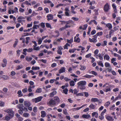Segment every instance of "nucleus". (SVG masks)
I'll list each match as a JSON object with an SVG mask.
<instances>
[{"label": "nucleus", "mask_w": 121, "mask_h": 121, "mask_svg": "<svg viewBox=\"0 0 121 121\" xmlns=\"http://www.w3.org/2000/svg\"><path fill=\"white\" fill-rule=\"evenodd\" d=\"M94 76L93 75H90L87 74H86V75H85L83 76V77L84 78H90L91 77H93Z\"/></svg>", "instance_id": "20"}, {"label": "nucleus", "mask_w": 121, "mask_h": 121, "mask_svg": "<svg viewBox=\"0 0 121 121\" xmlns=\"http://www.w3.org/2000/svg\"><path fill=\"white\" fill-rule=\"evenodd\" d=\"M21 93L22 91L21 90H19L18 91L17 94L18 95V96L21 97L22 96V95L21 94Z\"/></svg>", "instance_id": "45"}, {"label": "nucleus", "mask_w": 121, "mask_h": 121, "mask_svg": "<svg viewBox=\"0 0 121 121\" xmlns=\"http://www.w3.org/2000/svg\"><path fill=\"white\" fill-rule=\"evenodd\" d=\"M55 103L56 104L60 102V100L59 98L57 96H56L53 99Z\"/></svg>", "instance_id": "8"}, {"label": "nucleus", "mask_w": 121, "mask_h": 121, "mask_svg": "<svg viewBox=\"0 0 121 121\" xmlns=\"http://www.w3.org/2000/svg\"><path fill=\"white\" fill-rule=\"evenodd\" d=\"M96 34L98 36L101 35L103 34V32L102 31H101L100 32H98Z\"/></svg>", "instance_id": "58"}, {"label": "nucleus", "mask_w": 121, "mask_h": 121, "mask_svg": "<svg viewBox=\"0 0 121 121\" xmlns=\"http://www.w3.org/2000/svg\"><path fill=\"white\" fill-rule=\"evenodd\" d=\"M23 110L22 109H19L18 110V112L19 114H22L23 113Z\"/></svg>", "instance_id": "60"}, {"label": "nucleus", "mask_w": 121, "mask_h": 121, "mask_svg": "<svg viewBox=\"0 0 121 121\" xmlns=\"http://www.w3.org/2000/svg\"><path fill=\"white\" fill-rule=\"evenodd\" d=\"M92 116L93 117L94 116H95V118H97L98 116V114L97 112H94L92 113Z\"/></svg>", "instance_id": "16"}, {"label": "nucleus", "mask_w": 121, "mask_h": 121, "mask_svg": "<svg viewBox=\"0 0 121 121\" xmlns=\"http://www.w3.org/2000/svg\"><path fill=\"white\" fill-rule=\"evenodd\" d=\"M11 118H10V117H9L8 116H5V120H7V121H9V120Z\"/></svg>", "instance_id": "61"}, {"label": "nucleus", "mask_w": 121, "mask_h": 121, "mask_svg": "<svg viewBox=\"0 0 121 121\" xmlns=\"http://www.w3.org/2000/svg\"><path fill=\"white\" fill-rule=\"evenodd\" d=\"M105 65L106 67H110L111 66L110 64L107 62L105 63Z\"/></svg>", "instance_id": "38"}, {"label": "nucleus", "mask_w": 121, "mask_h": 121, "mask_svg": "<svg viewBox=\"0 0 121 121\" xmlns=\"http://www.w3.org/2000/svg\"><path fill=\"white\" fill-rule=\"evenodd\" d=\"M91 102H97L99 101V100L98 99L96 98H92L91 99Z\"/></svg>", "instance_id": "25"}, {"label": "nucleus", "mask_w": 121, "mask_h": 121, "mask_svg": "<svg viewBox=\"0 0 121 121\" xmlns=\"http://www.w3.org/2000/svg\"><path fill=\"white\" fill-rule=\"evenodd\" d=\"M22 65H18L16 69L17 70H19L20 69H22Z\"/></svg>", "instance_id": "37"}, {"label": "nucleus", "mask_w": 121, "mask_h": 121, "mask_svg": "<svg viewBox=\"0 0 121 121\" xmlns=\"http://www.w3.org/2000/svg\"><path fill=\"white\" fill-rule=\"evenodd\" d=\"M16 74V73L14 71H12L11 72L10 74L12 76L15 75Z\"/></svg>", "instance_id": "62"}, {"label": "nucleus", "mask_w": 121, "mask_h": 121, "mask_svg": "<svg viewBox=\"0 0 121 121\" xmlns=\"http://www.w3.org/2000/svg\"><path fill=\"white\" fill-rule=\"evenodd\" d=\"M4 106V103L2 101H0V106L3 107Z\"/></svg>", "instance_id": "49"}, {"label": "nucleus", "mask_w": 121, "mask_h": 121, "mask_svg": "<svg viewBox=\"0 0 121 121\" xmlns=\"http://www.w3.org/2000/svg\"><path fill=\"white\" fill-rule=\"evenodd\" d=\"M106 110L104 109L101 113V115L103 116L104 115V114L106 112Z\"/></svg>", "instance_id": "53"}, {"label": "nucleus", "mask_w": 121, "mask_h": 121, "mask_svg": "<svg viewBox=\"0 0 121 121\" xmlns=\"http://www.w3.org/2000/svg\"><path fill=\"white\" fill-rule=\"evenodd\" d=\"M51 41V40H48L47 39H46L43 42L45 43H46L48 42V43H50Z\"/></svg>", "instance_id": "56"}, {"label": "nucleus", "mask_w": 121, "mask_h": 121, "mask_svg": "<svg viewBox=\"0 0 121 121\" xmlns=\"http://www.w3.org/2000/svg\"><path fill=\"white\" fill-rule=\"evenodd\" d=\"M114 32V31L113 30H112L109 32V35H110L109 37H111V35Z\"/></svg>", "instance_id": "54"}, {"label": "nucleus", "mask_w": 121, "mask_h": 121, "mask_svg": "<svg viewBox=\"0 0 121 121\" xmlns=\"http://www.w3.org/2000/svg\"><path fill=\"white\" fill-rule=\"evenodd\" d=\"M107 120L108 121H113L114 119L112 117L110 116L106 117L105 116Z\"/></svg>", "instance_id": "14"}, {"label": "nucleus", "mask_w": 121, "mask_h": 121, "mask_svg": "<svg viewBox=\"0 0 121 121\" xmlns=\"http://www.w3.org/2000/svg\"><path fill=\"white\" fill-rule=\"evenodd\" d=\"M44 3L45 4L47 3H51V2L50 0H45L44 1Z\"/></svg>", "instance_id": "52"}, {"label": "nucleus", "mask_w": 121, "mask_h": 121, "mask_svg": "<svg viewBox=\"0 0 121 121\" xmlns=\"http://www.w3.org/2000/svg\"><path fill=\"white\" fill-rule=\"evenodd\" d=\"M23 116L26 117H28L29 116V114L28 113H24L23 114Z\"/></svg>", "instance_id": "39"}, {"label": "nucleus", "mask_w": 121, "mask_h": 121, "mask_svg": "<svg viewBox=\"0 0 121 121\" xmlns=\"http://www.w3.org/2000/svg\"><path fill=\"white\" fill-rule=\"evenodd\" d=\"M86 105H87L86 104H84L82 106H81L80 107L73 108L72 109V110L73 111H76V110H79V109H80L81 108L83 107L86 106Z\"/></svg>", "instance_id": "7"}, {"label": "nucleus", "mask_w": 121, "mask_h": 121, "mask_svg": "<svg viewBox=\"0 0 121 121\" xmlns=\"http://www.w3.org/2000/svg\"><path fill=\"white\" fill-rule=\"evenodd\" d=\"M106 26L109 29H112V25L110 23H108L106 25Z\"/></svg>", "instance_id": "29"}, {"label": "nucleus", "mask_w": 121, "mask_h": 121, "mask_svg": "<svg viewBox=\"0 0 121 121\" xmlns=\"http://www.w3.org/2000/svg\"><path fill=\"white\" fill-rule=\"evenodd\" d=\"M16 41L13 45V47L14 48H15L18 42V40L17 39H15Z\"/></svg>", "instance_id": "28"}, {"label": "nucleus", "mask_w": 121, "mask_h": 121, "mask_svg": "<svg viewBox=\"0 0 121 121\" xmlns=\"http://www.w3.org/2000/svg\"><path fill=\"white\" fill-rule=\"evenodd\" d=\"M4 112H7L9 115L10 117V118H12L14 115V112L11 109H8L4 110Z\"/></svg>", "instance_id": "2"}, {"label": "nucleus", "mask_w": 121, "mask_h": 121, "mask_svg": "<svg viewBox=\"0 0 121 121\" xmlns=\"http://www.w3.org/2000/svg\"><path fill=\"white\" fill-rule=\"evenodd\" d=\"M80 66L81 67L80 69L82 70H84L86 69V67L84 66H82L81 65Z\"/></svg>", "instance_id": "51"}, {"label": "nucleus", "mask_w": 121, "mask_h": 121, "mask_svg": "<svg viewBox=\"0 0 121 121\" xmlns=\"http://www.w3.org/2000/svg\"><path fill=\"white\" fill-rule=\"evenodd\" d=\"M51 107L55 106L56 105L53 99H50L49 102L47 103Z\"/></svg>", "instance_id": "3"}, {"label": "nucleus", "mask_w": 121, "mask_h": 121, "mask_svg": "<svg viewBox=\"0 0 121 121\" xmlns=\"http://www.w3.org/2000/svg\"><path fill=\"white\" fill-rule=\"evenodd\" d=\"M109 9L110 8L108 4L107 3L104 6V10L105 12H107Z\"/></svg>", "instance_id": "5"}, {"label": "nucleus", "mask_w": 121, "mask_h": 121, "mask_svg": "<svg viewBox=\"0 0 121 121\" xmlns=\"http://www.w3.org/2000/svg\"><path fill=\"white\" fill-rule=\"evenodd\" d=\"M99 52V50L97 49H96L94 52V53L95 55H97Z\"/></svg>", "instance_id": "64"}, {"label": "nucleus", "mask_w": 121, "mask_h": 121, "mask_svg": "<svg viewBox=\"0 0 121 121\" xmlns=\"http://www.w3.org/2000/svg\"><path fill=\"white\" fill-rule=\"evenodd\" d=\"M109 86H105V89H104V91L106 92H107L108 91H111L110 89V85H109Z\"/></svg>", "instance_id": "9"}, {"label": "nucleus", "mask_w": 121, "mask_h": 121, "mask_svg": "<svg viewBox=\"0 0 121 121\" xmlns=\"http://www.w3.org/2000/svg\"><path fill=\"white\" fill-rule=\"evenodd\" d=\"M40 69V68L39 67H34L33 66L31 68V69L33 70H39Z\"/></svg>", "instance_id": "30"}, {"label": "nucleus", "mask_w": 121, "mask_h": 121, "mask_svg": "<svg viewBox=\"0 0 121 121\" xmlns=\"http://www.w3.org/2000/svg\"><path fill=\"white\" fill-rule=\"evenodd\" d=\"M98 64L99 65L101 66L102 67H104V65H103V64L102 63V61H101L99 62H98Z\"/></svg>", "instance_id": "43"}, {"label": "nucleus", "mask_w": 121, "mask_h": 121, "mask_svg": "<svg viewBox=\"0 0 121 121\" xmlns=\"http://www.w3.org/2000/svg\"><path fill=\"white\" fill-rule=\"evenodd\" d=\"M82 117L84 118L88 119L90 117V116L89 114H83L82 116Z\"/></svg>", "instance_id": "18"}, {"label": "nucleus", "mask_w": 121, "mask_h": 121, "mask_svg": "<svg viewBox=\"0 0 121 121\" xmlns=\"http://www.w3.org/2000/svg\"><path fill=\"white\" fill-rule=\"evenodd\" d=\"M89 107L90 109H95V105L93 104H91L89 106Z\"/></svg>", "instance_id": "19"}, {"label": "nucleus", "mask_w": 121, "mask_h": 121, "mask_svg": "<svg viewBox=\"0 0 121 121\" xmlns=\"http://www.w3.org/2000/svg\"><path fill=\"white\" fill-rule=\"evenodd\" d=\"M84 27L83 28V30H85L86 29L87 27V24H85L83 25Z\"/></svg>", "instance_id": "59"}, {"label": "nucleus", "mask_w": 121, "mask_h": 121, "mask_svg": "<svg viewBox=\"0 0 121 121\" xmlns=\"http://www.w3.org/2000/svg\"><path fill=\"white\" fill-rule=\"evenodd\" d=\"M33 50V49L32 48H30L28 49L26 48L24 49L23 50V51L24 52H31Z\"/></svg>", "instance_id": "12"}, {"label": "nucleus", "mask_w": 121, "mask_h": 121, "mask_svg": "<svg viewBox=\"0 0 121 121\" xmlns=\"http://www.w3.org/2000/svg\"><path fill=\"white\" fill-rule=\"evenodd\" d=\"M104 59H106L107 60H109L110 59V57L109 55L107 54H105L104 57Z\"/></svg>", "instance_id": "21"}, {"label": "nucleus", "mask_w": 121, "mask_h": 121, "mask_svg": "<svg viewBox=\"0 0 121 121\" xmlns=\"http://www.w3.org/2000/svg\"><path fill=\"white\" fill-rule=\"evenodd\" d=\"M89 40L90 42H94L95 43L97 41V40L95 38H92V39H91L90 38L89 39Z\"/></svg>", "instance_id": "15"}, {"label": "nucleus", "mask_w": 121, "mask_h": 121, "mask_svg": "<svg viewBox=\"0 0 121 121\" xmlns=\"http://www.w3.org/2000/svg\"><path fill=\"white\" fill-rule=\"evenodd\" d=\"M56 91H54L50 94V97H53V96L56 94Z\"/></svg>", "instance_id": "27"}, {"label": "nucleus", "mask_w": 121, "mask_h": 121, "mask_svg": "<svg viewBox=\"0 0 121 121\" xmlns=\"http://www.w3.org/2000/svg\"><path fill=\"white\" fill-rule=\"evenodd\" d=\"M42 28H44L45 27V23L42 22L39 24Z\"/></svg>", "instance_id": "44"}, {"label": "nucleus", "mask_w": 121, "mask_h": 121, "mask_svg": "<svg viewBox=\"0 0 121 121\" xmlns=\"http://www.w3.org/2000/svg\"><path fill=\"white\" fill-rule=\"evenodd\" d=\"M94 11L95 12V14L96 15H97L98 14V9H95L94 10Z\"/></svg>", "instance_id": "55"}, {"label": "nucleus", "mask_w": 121, "mask_h": 121, "mask_svg": "<svg viewBox=\"0 0 121 121\" xmlns=\"http://www.w3.org/2000/svg\"><path fill=\"white\" fill-rule=\"evenodd\" d=\"M30 38L29 37H27L26 38V41L25 42L27 44L29 43V41L30 40Z\"/></svg>", "instance_id": "34"}, {"label": "nucleus", "mask_w": 121, "mask_h": 121, "mask_svg": "<svg viewBox=\"0 0 121 121\" xmlns=\"http://www.w3.org/2000/svg\"><path fill=\"white\" fill-rule=\"evenodd\" d=\"M74 41L78 43L80 42V39L78 37H76L75 36L74 38Z\"/></svg>", "instance_id": "24"}, {"label": "nucleus", "mask_w": 121, "mask_h": 121, "mask_svg": "<svg viewBox=\"0 0 121 121\" xmlns=\"http://www.w3.org/2000/svg\"><path fill=\"white\" fill-rule=\"evenodd\" d=\"M25 11L24 9H22V8L20 7L19 8V11L21 13H22L24 12Z\"/></svg>", "instance_id": "50"}, {"label": "nucleus", "mask_w": 121, "mask_h": 121, "mask_svg": "<svg viewBox=\"0 0 121 121\" xmlns=\"http://www.w3.org/2000/svg\"><path fill=\"white\" fill-rule=\"evenodd\" d=\"M42 90L41 88H39L36 90L35 92L37 93H40L42 92Z\"/></svg>", "instance_id": "32"}, {"label": "nucleus", "mask_w": 121, "mask_h": 121, "mask_svg": "<svg viewBox=\"0 0 121 121\" xmlns=\"http://www.w3.org/2000/svg\"><path fill=\"white\" fill-rule=\"evenodd\" d=\"M53 15L51 14H48L47 16V17L48 18L47 20L48 21L52 20L53 18Z\"/></svg>", "instance_id": "10"}, {"label": "nucleus", "mask_w": 121, "mask_h": 121, "mask_svg": "<svg viewBox=\"0 0 121 121\" xmlns=\"http://www.w3.org/2000/svg\"><path fill=\"white\" fill-rule=\"evenodd\" d=\"M22 91L23 93L27 92L28 91L27 89V88H25L22 90Z\"/></svg>", "instance_id": "46"}, {"label": "nucleus", "mask_w": 121, "mask_h": 121, "mask_svg": "<svg viewBox=\"0 0 121 121\" xmlns=\"http://www.w3.org/2000/svg\"><path fill=\"white\" fill-rule=\"evenodd\" d=\"M110 104V102L109 101H108L104 104V106L106 107H108Z\"/></svg>", "instance_id": "42"}, {"label": "nucleus", "mask_w": 121, "mask_h": 121, "mask_svg": "<svg viewBox=\"0 0 121 121\" xmlns=\"http://www.w3.org/2000/svg\"><path fill=\"white\" fill-rule=\"evenodd\" d=\"M1 78H3L4 79L6 80L9 79V77L6 75H3L2 76Z\"/></svg>", "instance_id": "33"}, {"label": "nucleus", "mask_w": 121, "mask_h": 121, "mask_svg": "<svg viewBox=\"0 0 121 121\" xmlns=\"http://www.w3.org/2000/svg\"><path fill=\"white\" fill-rule=\"evenodd\" d=\"M17 107L19 109H22L24 107L23 105L22 104H19L17 105Z\"/></svg>", "instance_id": "17"}, {"label": "nucleus", "mask_w": 121, "mask_h": 121, "mask_svg": "<svg viewBox=\"0 0 121 121\" xmlns=\"http://www.w3.org/2000/svg\"><path fill=\"white\" fill-rule=\"evenodd\" d=\"M72 21L71 20H69L68 21H65V22H65V23L66 24L65 25V26L60 28L59 29L60 31H61L64 30H65L67 28H69L71 27L70 25H69V23H71L72 22Z\"/></svg>", "instance_id": "1"}, {"label": "nucleus", "mask_w": 121, "mask_h": 121, "mask_svg": "<svg viewBox=\"0 0 121 121\" xmlns=\"http://www.w3.org/2000/svg\"><path fill=\"white\" fill-rule=\"evenodd\" d=\"M77 49L76 48L73 49H70L69 51V52L70 53H74L75 51Z\"/></svg>", "instance_id": "36"}, {"label": "nucleus", "mask_w": 121, "mask_h": 121, "mask_svg": "<svg viewBox=\"0 0 121 121\" xmlns=\"http://www.w3.org/2000/svg\"><path fill=\"white\" fill-rule=\"evenodd\" d=\"M42 40L41 39V38H40L38 40V44H41L42 42Z\"/></svg>", "instance_id": "48"}, {"label": "nucleus", "mask_w": 121, "mask_h": 121, "mask_svg": "<svg viewBox=\"0 0 121 121\" xmlns=\"http://www.w3.org/2000/svg\"><path fill=\"white\" fill-rule=\"evenodd\" d=\"M64 80L66 82H68L69 80H70V79H69L67 77H65L64 78Z\"/></svg>", "instance_id": "63"}, {"label": "nucleus", "mask_w": 121, "mask_h": 121, "mask_svg": "<svg viewBox=\"0 0 121 121\" xmlns=\"http://www.w3.org/2000/svg\"><path fill=\"white\" fill-rule=\"evenodd\" d=\"M68 90L67 88H65L63 90V92L65 94H67Z\"/></svg>", "instance_id": "41"}, {"label": "nucleus", "mask_w": 121, "mask_h": 121, "mask_svg": "<svg viewBox=\"0 0 121 121\" xmlns=\"http://www.w3.org/2000/svg\"><path fill=\"white\" fill-rule=\"evenodd\" d=\"M24 103V105L27 107L30 106L31 104L28 101H25Z\"/></svg>", "instance_id": "11"}, {"label": "nucleus", "mask_w": 121, "mask_h": 121, "mask_svg": "<svg viewBox=\"0 0 121 121\" xmlns=\"http://www.w3.org/2000/svg\"><path fill=\"white\" fill-rule=\"evenodd\" d=\"M46 27L47 28H51V25L49 23H46Z\"/></svg>", "instance_id": "40"}, {"label": "nucleus", "mask_w": 121, "mask_h": 121, "mask_svg": "<svg viewBox=\"0 0 121 121\" xmlns=\"http://www.w3.org/2000/svg\"><path fill=\"white\" fill-rule=\"evenodd\" d=\"M43 98L42 96H40L37 98L33 99H32V101L33 102L37 103L40 101Z\"/></svg>", "instance_id": "4"}, {"label": "nucleus", "mask_w": 121, "mask_h": 121, "mask_svg": "<svg viewBox=\"0 0 121 121\" xmlns=\"http://www.w3.org/2000/svg\"><path fill=\"white\" fill-rule=\"evenodd\" d=\"M86 82L85 81H82L78 82L77 84L78 86H85Z\"/></svg>", "instance_id": "6"}, {"label": "nucleus", "mask_w": 121, "mask_h": 121, "mask_svg": "<svg viewBox=\"0 0 121 121\" xmlns=\"http://www.w3.org/2000/svg\"><path fill=\"white\" fill-rule=\"evenodd\" d=\"M65 67H62L59 70V73H61L65 72Z\"/></svg>", "instance_id": "13"}, {"label": "nucleus", "mask_w": 121, "mask_h": 121, "mask_svg": "<svg viewBox=\"0 0 121 121\" xmlns=\"http://www.w3.org/2000/svg\"><path fill=\"white\" fill-rule=\"evenodd\" d=\"M41 117H44L46 116V114L45 111H42L41 112Z\"/></svg>", "instance_id": "22"}, {"label": "nucleus", "mask_w": 121, "mask_h": 121, "mask_svg": "<svg viewBox=\"0 0 121 121\" xmlns=\"http://www.w3.org/2000/svg\"><path fill=\"white\" fill-rule=\"evenodd\" d=\"M90 73H92V74L95 75H97V73L95 72L94 71H92Z\"/></svg>", "instance_id": "57"}, {"label": "nucleus", "mask_w": 121, "mask_h": 121, "mask_svg": "<svg viewBox=\"0 0 121 121\" xmlns=\"http://www.w3.org/2000/svg\"><path fill=\"white\" fill-rule=\"evenodd\" d=\"M55 32L57 35H53V36L54 37H56L59 36V31L57 30H56Z\"/></svg>", "instance_id": "23"}, {"label": "nucleus", "mask_w": 121, "mask_h": 121, "mask_svg": "<svg viewBox=\"0 0 121 121\" xmlns=\"http://www.w3.org/2000/svg\"><path fill=\"white\" fill-rule=\"evenodd\" d=\"M33 58L31 57H29L28 56H26L25 58L26 60L28 61H30Z\"/></svg>", "instance_id": "26"}, {"label": "nucleus", "mask_w": 121, "mask_h": 121, "mask_svg": "<svg viewBox=\"0 0 121 121\" xmlns=\"http://www.w3.org/2000/svg\"><path fill=\"white\" fill-rule=\"evenodd\" d=\"M75 84L73 80H71L69 82L70 85L71 86H73Z\"/></svg>", "instance_id": "31"}, {"label": "nucleus", "mask_w": 121, "mask_h": 121, "mask_svg": "<svg viewBox=\"0 0 121 121\" xmlns=\"http://www.w3.org/2000/svg\"><path fill=\"white\" fill-rule=\"evenodd\" d=\"M85 86H78L81 89H84L86 88Z\"/></svg>", "instance_id": "47"}, {"label": "nucleus", "mask_w": 121, "mask_h": 121, "mask_svg": "<svg viewBox=\"0 0 121 121\" xmlns=\"http://www.w3.org/2000/svg\"><path fill=\"white\" fill-rule=\"evenodd\" d=\"M98 57H99V59L101 60H102L103 59V57L101 55L100 53H99L98 54Z\"/></svg>", "instance_id": "35"}]
</instances>
